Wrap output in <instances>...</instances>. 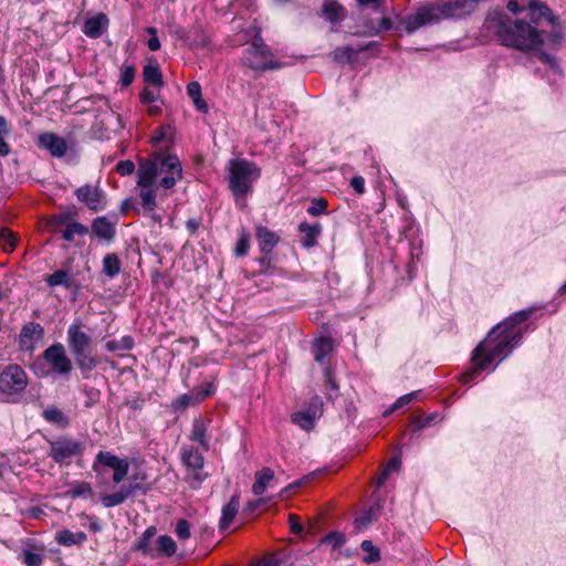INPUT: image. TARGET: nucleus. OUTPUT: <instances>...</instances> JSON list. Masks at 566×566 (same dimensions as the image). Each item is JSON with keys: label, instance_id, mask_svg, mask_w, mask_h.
<instances>
[{"label": "nucleus", "instance_id": "obj_38", "mask_svg": "<svg viewBox=\"0 0 566 566\" xmlns=\"http://www.w3.org/2000/svg\"><path fill=\"white\" fill-rule=\"evenodd\" d=\"M156 532L157 530L155 526L147 527L140 538L136 542L135 549L142 552L145 555H151L149 543L150 539L156 535Z\"/></svg>", "mask_w": 566, "mask_h": 566}, {"label": "nucleus", "instance_id": "obj_55", "mask_svg": "<svg viewBox=\"0 0 566 566\" xmlns=\"http://www.w3.org/2000/svg\"><path fill=\"white\" fill-rule=\"evenodd\" d=\"M249 235L244 231L241 232L240 238L235 244L234 253L237 256H244L249 251Z\"/></svg>", "mask_w": 566, "mask_h": 566}, {"label": "nucleus", "instance_id": "obj_2", "mask_svg": "<svg viewBox=\"0 0 566 566\" xmlns=\"http://www.w3.org/2000/svg\"><path fill=\"white\" fill-rule=\"evenodd\" d=\"M544 31L522 20L510 18L501 19L496 24V35L502 44L520 51H533L534 55L546 69L556 70L560 67L558 57L543 50Z\"/></svg>", "mask_w": 566, "mask_h": 566}, {"label": "nucleus", "instance_id": "obj_59", "mask_svg": "<svg viewBox=\"0 0 566 566\" xmlns=\"http://www.w3.org/2000/svg\"><path fill=\"white\" fill-rule=\"evenodd\" d=\"M214 392V387L212 384L208 382L203 387H200L198 388L196 391H195V402H201L203 401L207 397L213 395Z\"/></svg>", "mask_w": 566, "mask_h": 566}, {"label": "nucleus", "instance_id": "obj_34", "mask_svg": "<svg viewBox=\"0 0 566 566\" xmlns=\"http://www.w3.org/2000/svg\"><path fill=\"white\" fill-rule=\"evenodd\" d=\"M103 273L108 277H115L120 272V261L115 253H108L103 258Z\"/></svg>", "mask_w": 566, "mask_h": 566}, {"label": "nucleus", "instance_id": "obj_3", "mask_svg": "<svg viewBox=\"0 0 566 566\" xmlns=\"http://www.w3.org/2000/svg\"><path fill=\"white\" fill-rule=\"evenodd\" d=\"M470 7V0L423 2L403 19L402 24L408 33H412L422 27L437 24L446 19L460 18L468 14Z\"/></svg>", "mask_w": 566, "mask_h": 566}, {"label": "nucleus", "instance_id": "obj_48", "mask_svg": "<svg viewBox=\"0 0 566 566\" xmlns=\"http://www.w3.org/2000/svg\"><path fill=\"white\" fill-rule=\"evenodd\" d=\"M10 128L3 116H0V156H7L10 153V146L4 142V136L9 135Z\"/></svg>", "mask_w": 566, "mask_h": 566}, {"label": "nucleus", "instance_id": "obj_49", "mask_svg": "<svg viewBox=\"0 0 566 566\" xmlns=\"http://www.w3.org/2000/svg\"><path fill=\"white\" fill-rule=\"evenodd\" d=\"M144 480L145 475H143L140 479L136 475L130 479L129 483L123 485L125 488H134L133 496L136 495L137 493L146 494L150 490V486L143 483Z\"/></svg>", "mask_w": 566, "mask_h": 566}, {"label": "nucleus", "instance_id": "obj_14", "mask_svg": "<svg viewBox=\"0 0 566 566\" xmlns=\"http://www.w3.org/2000/svg\"><path fill=\"white\" fill-rule=\"evenodd\" d=\"M49 286H63L66 290H71L75 295L81 290V283L76 280L75 275L67 269H60L54 271L51 275L45 279Z\"/></svg>", "mask_w": 566, "mask_h": 566}, {"label": "nucleus", "instance_id": "obj_23", "mask_svg": "<svg viewBox=\"0 0 566 566\" xmlns=\"http://www.w3.org/2000/svg\"><path fill=\"white\" fill-rule=\"evenodd\" d=\"M86 539L87 536L84 532L74 533L70 530H61L55 534L56 543L65 547L82 545Z\"/></svg>", "mask_w": 566, "mask_h": 566}, {"label": "nucleus", "instance_id": "obj_25", "mask_svg": "<svg viewBox=\"0 0 566 566\" xmlns=\"http://www.w3.org/2000/svg\"><path fill=\"white\" fill-rule=\"evenodd\" d=\"M158 161H159V174L165 172L166 175L172 174L178 178L182 176V168L180 160L175 155L163 156L158 153Z\"/></svg>", "mask_w": 566, "mask_h": 566}, {"label": "nucleus", "instance_id": "obj_51", "mask_svg": "<svg viewBox=\"0 0 566 566\" xmlns=\"http://www.w3.org/2000/svg\"><path fill=\"white\" fill-rule=\"evenodd\" d=\"M327 209V201L324 198H314L307 208V213L311 216H319Z\"/></svg>", "mask_w": 566, "mask_h": 566}, {"label": "nucleus", "instance_id": "obj_46", "mask_svg": "<svg viewBox=\"0 0 566 566\" xmlns=\"http://www.w3.org/2000/svg\"><path fill=\"white\" fill-rule=\"evenodd\" d=\"M400 464H401L400 458L397 455L392 457L390 459V461L387 463V465L385 467V469L382 470L380 476L378 478L377 486L380 488L386 482L389 474L392 471H397L400 468Z\"/></svg>", "mask_w": 566, "mask_h": 566}, {"label": "nucleus", "instance_id": "obj_17", "mask_svg": "<svg viewBox=\"0 0 566 566\" xmlns=\"http://www.w3.org/2000/svg\"><path fill=\"white\" fill-rule=\"evenodd\" d=\"M108 23L107 15L98 13L85 21L83 33L91 39H97L106 31Z\"/></svg>", "mask_w": 566, "mask_h": 566}, {"label": "nucleus", "instance_id": "obj_63", "mask_svg": "<svg viewBox=\"0 0 566 566\" xmlns=\"http://www.w3.org/2000/svg\"><path fill=\"white\" fill-rule=\"evenodd\" d=\"M147 32L149 34H151V38L148 40L147 42V46L150 51H157L159 48H160V42H159V39L157 38L156 35V30L155 28H148L147 29Z\"/></svg>", "mask_w": 566, "mask_h": 566}, {"label": "nucleus", "instance_id": "obj_1", "mask_svg": "<svg viewBox=\"0 0 566 566\" xmlns=\"http://www.w3.org/2000/svg\"><path fill=\"white\" fill-rule=\"evenodd\" d=\"M530 315V311H520L494 326L473 350V366L460 375V380L467 384L485 370L493 359L501 357L502 360L510 356L524 335V328L518 325L528 319Z\"/></svg>", "mask_w": 566, "mask_h": 566}, {"label": "nucleus", "instance_id": "obj_57", "mask_svg": "<svg viewBox=\"0 0 566 566\" xmlns=\"http://www.w3.org/2000/svg\"><path fill=\"white\" fill-rule=\"evenodd\" d=\"M195 397H196L195 392L181 395V396L177 397V399L174 401L172 406L175 409H186L191 403H196Z\"/></svg>", "mask_w": 566, "mask_h": 566}, {"label": "nucleus", "instance_id": "obj_47", "mask_svg": "<svg viewBox=\"0 0 566 566\" xmlns=\"http://www.w3.org/2000/svg\"><path fill=\"white\" fill-rule=\"evenodd\" d=\"M346 541V537L343 533L334 531L325 535L319 539V544H328L332 545L333 548L340 547Z\"/></svg>", "mask_w": 566, "mask_h": 566}, {"label": "nucleus", "instance_id": "obj_36", "mask_svg": "<svg viewBox=\"0 0 566 566\" xmlns=\"http://www.w3.org/2000/svg\"><path fill=\"white\" fill-rule=\"evenodd\" d=\"M190 439L192 441L199 442L203 447V449L208 450L209 444L206 440V424L202 419H195L192 423Z\"/></svg>", "mask_w": 566, "mask_h": 566}, {"label": "nucleus", "instance_id": "obj_29", "mask_svg": "<svg viewBox=\"0 0 566 566\" xmlns=\"http://www.w3.org/2000/svg\"><path fill=\"white\" fill-rule=\"evenodd\" d=\"M42 416L50 423L59 424L62 427H66L69 424L67 417L55 405L48 406L44 409Z\"/></svg>", "mask_w": 566, "mask_h": 566}, {"label": "nucleus", "instance_id": "obj_42", "mask_svg": "<svg viewBox=\"0 0 566 566\" xmlns=\"http://www.w3.org/2000/svg\"><path fill=\"white\" fill-rule=\"evenodd\" d=\"M139 197L142 206L146 211H154L156 208V190L150 188H142Z\"/></svg>", "mask_w": 566, "mask_h": 566}, {"label": "nucleus", "instance_id": "obj_16", "mask_svg": "<svg viewBox=\"0 0 566 566\" xmlns=\"http://www.w3.org/2000/svg\"><path fill=\"white\" fill-rule=\"evenodd\" d=\"M93 234L102 241L107 243L112 242L116 234L115 222H112L107 217H96L93 219L92 224Z\"/></svg>", "mask_w": 566, "mask_h": 566}, {"label": "nucleus", "instance_id": "obj_43", "mask_svg": "<svg viewBox=\"0 0 566 566\" xmlns=\"http://www.w3.org/2000/svg\"><path fill=\"white\" fill-rule=\"evenodd\" d=\"M67 494L72 499L77 497H91L93 495V490L90 483L87 482H77L75 483L72 489L67 492Z\"/></svg>", "mask_w": 566, "mask_h": 566}, {"label": "nucleus", "instance_id": "obj_21", "mask_svg": "<svg viewBox=\"0 0 566 566\" xmlns=\"http://www.w3.org/2000/svg\"><path fill=\"white\" fill-rule=\"evenodd\" d=\"M298 231L303 234L301 243L305 249H311L317 244V238L322 233V226L316 222L310 224L307 222H301L298 224Z\"/></svg>", "mask_w": 566, "mask_h": 566}, {"label": "nucleus", "instance_id": "obj_18", "mask_svg": "<svg viewBox=\"0 0 566 566\" xmlns=\"http://www.w3.org/2000/svg\"><path fill=\"white\" fill-rule=\"evenodd\" d=\"M527 8L530 20L534 27L537 28L543 19L549 23L555 22V15L544 2L532 0L530 1Z\"/></svg>", "mask_w": 566, "mask_h": 566}, {"label": "nucleus", "instance_id": "obj_30", "mask_svg": "<svg viewBox=\"0 0 566 566\" xmlns=\"http://www.w3.org/2000/svg\"><path fill=\"white\" fill-rule=\"evenodd\" d=\"M187 93L199 112H208V104L201 96V86L198 82H190L187 86Z\"/></svg>", "mask_w": 566, "mask_h": 566}, {"label": "nucleus", "instance_id": "obj_60", "mask_svg": "<svg viewBox=\"0 0 566 566\" xmlns=\"http://www.w3.org/2000/svg\"><path fill=\"white\" fill-rule=\"evenodd\" d=\"M176 534L180 539H188L190 537V524L186 520H179L176 525Z\"/></svg>", "mask_w": 566, "mask_h": 566}, {"label": "nucleus", "instance_id": "obj_53", "mask_svg": "<svg viewBox=\"0 0 566 566\" xmlns=\"http://www.w3.org/2000/svg\"><path fill=\"white\" fill-rule=\"evenodd\" d=\"M418 394H419V391H413V392L401 396L400 398H398L396 400V402L391 406V408L389 410L385 411L384 416H388L394 410L401 408L406 405H409L417 398Z\"/></svg>", "mask_w": 566, "mask_h": 566}, {"label": "nucleus", "instance_id": "obj_37", "mask_svg": "<svg viewBox=\"0 0 566 566\" xmlns=\"http://www.w3.org/2000/svg\"><path fill=\"white\" fill-rule=\"evenodd\" d=\"M157 551L159 555L170 557L176 553L177 545L172 537L168 535H161L156 541Z\"/></svg>", "mask_w": 566, "mask_h": 566}, {"label": "nucleus", "instance_id": "obj_9", "mask_svg": "<svg viewBox=\"0 0 566 566\" xmlns=\"http://www.w3.org/2000/svg\"><path fill=\"white\" fill-rule=\"evenodd\" d=\"M99 464L113 469V482L116 484L124 481L129 470V462L126 458H118L108 451H99L96 454L93 470L98 471Z\"/></svg>", "mask_w": 566, "mask_h": 566}, {"label": "nucleus", "instance_id": "obj_40", "mask_svg": "<svg viewBox=\"0 0 566 566\" xmlns=\"http://www.w3.org/2000/svg\"><path fill=\"white\" fill-rule=\"evenodd\" d=\"M186 41L196 48L205 46L208 43V35L199 28H193L187 33Z\"/></svg>", "mask_w": 566, "mask_h": 566}, {"label": "nucleus", "instance_id": "obj_35", "mask_svg": "<svg viewBox=\"0 0 566 566\" xmlns=\"http://www.w3.org/2000/svg\"><path fill=\"white\" fill-rule=\"evenodd\" d=\"M289 558L285 552L263 556L255 566H289Z\"/></svg>", "mask_w": 566, "mask_h": 566}, {"label": "nucleus", "instance_id": "obj_44", "mask_svg": "<svg viewBox=\"0 0 566 566\" xmlns=\"http://www.w3.org/2000/svg\"><path fill=\"white\" fill-rule=\"evenodd\" d=\"M72 219L69 212L54 214L49 221V227L53 232H59L63 226L67 227L69 223L74 222Z\"/></svg>", "mask_w": 566, "mask_h": 566}, {"label": "nucleus", "instance_id": "obj_58", "mask_svg": "<svg viewBox=\"0 0 566 566\" xmlns=\"http://www.w3.org/2000/svg\"><path fill=\"white\" fill-rule=\"evenodd\" d=\"M157 88L145 86L140 93V99L144 104H150L158 101L159 94Z\"/></svg>", "mask_w": 566, "mask_h": 566}, {"label": "nucleus", "instance_id": "obj_22", "mask_svg": "<svg viewBox=\"0 0 566 566\" xmlns=\"http://www.w3.org/2000/svg\"><path fill=\"white\" fill-rule=\"evenodd\" d=\"M253 60H250L249 67L253 71H266L272 69H280L285 66V64H281L277 61H263L265 57L263 56V52L254 44L253 51L250 53Z\"/></svg>", "mask_w": 566, "mask_h": 566}, {"label": "nucleus", "instance_id": "obj_56", "mask_svg": "<svg viewBox=\"0 0 566 566\" xmlns=\"http://www.w3.org/2000/svg\"><path fill=\"white\" fill-rule=\"evenodd\" d=\"M144 82L148 87H155L159 90L163 86L161 73H143Z\"/></svg>", "mask_w": 566, "mask_h": 566}, {"label": "nucleus", "instance_id": "obj_27", "mask_svg": "<svg viewBox=\"0 0 566 566\" xmlns=\"http://www.w3.org/2000/svg\"><path fill=\"white\" fill-rule=\"evenodd\" d=\"M274 479V472L270 468H263L262 470L255 473V481L252 485V492L255 495H261L264 493L266 485L270 481Z\"/></svg>", "mask_w": 566, "mask_h": 566}, {"label": "nucleus", "instance_id": "obj_11", "mask_svg": "<svg viewBox=\"0 0 566 566\" xmlns=\"http://www.w3.org/2000/svg\"><path fill=\"white\" fill-rule=\"evenodd\" d=\"M42 356L55 374L65 376L71 373L72 361L65 354V348L61 343H54L49 346Z\"/></svg>", "mask_w": 566, "mask_h": 566}, {"label": "nucleus", "instance_id": "obj_64", "mask_svg": "<svg viewBox=\"0 0 566 566\" xmlns=\"http://www.w3.org/2000/svg\"><path fill=\"white\" fill-rule=\"evenodd\" d=\"M350 186L357 193H364L365 192V180L361 176H355L352 181Z\"/></svg>", "mask_w": 566, "mask_h": 566}, {"label": "nucleus", "instance_id": "obj_10", "mask_svg": "<svg viewBox=\"0 0 566 566\" xmlns=\"http://www.w3.org/2000/svg\"><path fill=\"white\" fill-rule=\"evenodd\" d=\"M44 327L36 322H28L22 325L19 337V350L32 354L38 344L44 338Z\"/></svg>", "mask_w": 566, "mask_h": 566}, {"label": "nucleus", "instance_id": "obj_41", "mask_svg": "<svg viewBox=\"0 0 566 566\" xmlns=\"http://www.w3.org/2000/svg\"><path fill=\"white\" fill-rule=\"evenodd\" d=\"M356 52L352 46H340L333 51L332 57L344 66L345 63L354 59Z\"/></svg>", "mask_w": 566, "mask_h": 566}, {"label": "nucleus", "instance_id": "obj_7", "mask_svg": "<svg viewBox=\"0 0 566 566\" xmlns=\"http://www.w3.org/2000/svg\"><path fill=\"white\" fill-rule=\"evenodd\" d=\"M181 461L187 468L186 479L190 488L193 490L199 489L208 478V473L203 469V455L193 447H182Z\"/></svg>", "mask_w": 566, "mask_h": 566}, {"label": "nucleus", "instance_id": "obj_50", "mask_svg": "<svg viewBox=\"0 0 566 566\" xmlns=\"http://www.w3.org/2000/svg\"><path fill=\"white\" fill-rule=\"evenodd\" d=\"M20 558L27 566H40L43 562L42 555L29 549L23 551Z\"/></svg>", "mask_w": 566, "mask_h": 566}, {"label": "nucleus", "instance_id": "obj_15", "mask_svg": "<svg viewBox=\"0 0 566 566\" xmlns=\"http://www.w3.org/2000/svg\"><path fill=\"white\" fill-rule=\"evenodd\" d=\"M39 146L46 149L54 157H63L67 150V144L63 137L53 133H44L39 136Z\"/></svg>", "mask_w": 566, "mask_h": 566}, {"label": "nucleus", "instance_id": "obj_54", "mask_svg": "<svg viewBox=\"0 0 566 566\" xmlns=\"http://www.w3.org/2000/svg\"><path fill=\"white\" fill-rule=\"evenodd\" d=\"M376 520L371 510L365 511L360 516L355 520V527L359 532L367 528Z\"/></svg>", "mask_w": 566, "mask_h": 566}, {"label": "nucleus", "instance_id": "obj_6", "mask_svg": "<svg viewBox=\"0 0 566 566\" xmlns=\"http://www.w3.org/2000/svg\"><path fill=\"white\" fill-rule=\"evenodd\" d=\"M29 385L25 370L18 364H9L0 373V391L9 397H18Z\"/></svg>", "mask_w": 566, "mask_h": 566}, {"label": "nucleus", "instance_id": "obj_45", "mask_svg": "<svg viewBox=\"0 0 566 566\" xmlns=\"http://www.w3.org/2000/svg\"><path fill=\"white\" fill-rule=\"evenodd\" d=\"M360 547L364 552L368 553V555L364 557V562L376 563L380 559V551L376 546H374L371 541H363Z\"/></svg>", "mask_w": 566, "mask_h": 566}, {"label": "nucleus", "instance_id": "obj_39", "mask_svg": "<svg viewBox=\"0 0 566 566\" xmlns=\"http://www.w3.org/2000/svg\"><path fill=\"white\" fill-rule=\"evenodd\" d=\"M134 347V339L130 336H123L120 339H112L105 344L108 352L130 350Z\"/></svg>", "mask_w": 566, "mask_h": 566}, {"label": "nucleus", "instance_id": "obj_52", "mask_svg": "<svg viewBox=\"0 0 566 566\" xmlns=\"http://www.w3.org/2000/svg\"><path fill=\"white\" fill-rule=\"evenodd\" d=\"M0 238L4 241V251L10 252L13 251L17 244V240L13 235V232L7 228H0Z\"/></svg>", "mask_w": 566, "mask_h": 566}, {"label": "nucleus", "instance_id": "obj_5", "mask_svg": "<svg viewBox=\"0 0 566 566\" xmlns=\"http://www.w3.org/2000/svg\"><path fill=\"white\" fill-rule=\"evenodd\" d=\"M67 344L76 366L83 374L91 373L98 365L92 350V338L82 331V323L76 322L67 328Z\"/></svg>", "mask_w": 566, "mask_h": 566}, {"label": "nucleus", "instance_id": "obj_31", "mask_svg": "<svg viewBox=\"0 0 566 566\" xmlns=\"http://www.w3.org/2000/svg\"><path fill=\"white\" fill-rule=\"evenodd\" d=\"M333 343L328 337H321L314 343L313 354L317 363L323 364L326 356L332 352Z\"/></svg>", "mask_w": 566, "mask_h": 566}, {"label": "nucleus", "instance_id": "obj_4", "mask_svg": "<svg viewBox=\"0 0 566 566\" xmlns=\"http://www.w3.org/2000/svg\"><path fill=\"white\" fill-rule=\"evenodd\" d=\"M227 170L229 189L232 191L235 199L244 198L250 193L253 182L261 176L260 168L254 163L244 158L231 159Z\"/></svg>", "mask_w": 566, "mask_h": 566}, {"label": "nucleus", "instance_id": "obj_28", "mask_svg": "<svg viewBox=\"0 0 566 566\" xmlns=\"http://www.w3.org/2000/svg\"><path fill=\"white\" fill-rule=\"evenodd\" d=\"M316 419V411L312 410H301L292 416V421L305 431H310L314 428Z\"/></svg>", "mask_w": 566, "mask_h": 566}, {"label": "nucleus", "instance_id": "obj_13", "mask_svg": "<svg viewBox=\"0 0 566 566\" xmlns=\"http://www.w3.org/2000/svg\"><path fill=\"white\" fill-rule=\"evenodd\" d=\"M159 175L158 153H154L147 159L139 160V168L137 174V185L140 188H150L154 186L157 176Z\"/></svg>", "mask_w": 566, "mask_h": 566}, {"label": "nucleus", "instance_id": "obj_12", "mask_svg": "<svg viewBox=\"0 0 566 566\" xmlns=\"http://www.w3.org/2000/svg\"><path fill=\"white\" fill-rule=\"evenodd\" d=\"M78 201L92 211H101L106 207V198L98 186L84 185L75 190Z\"/></svg>", "mask_w": 566, "mask_h": 566}, {"label": "nucleus", "instance_id": "obj_24", "mask_svg": "<svg viewBox=\"0 0 566 566\" xmlns=\"http://www.w3.org/2000/svg\"><path fill=\"white\" fill-rule=\"evenodd\" d=\"M133 490L134 488H125L122 485L117 492L102 495L101 502L103 506L107 509L120 505L133 496Z\"/></svg>", "mask_w": 566, "mask_h": 566}, {"label": "nucleus", "instance_id": "obj_61", "mask_svg": "<svg viewBox=\"0 0 566 566\" xmlns=\"http://www.w3.org/2000/svg\"><path fill=\"white\" fill-rule=\"evenodd\" d=\"M135 165L132 160H120L116 164V171L120 176H129L134 172Z\"/></svg>", "mask_w": 566, "mask_h": 566}, {"label": "nucleus", "instance_id": "obj_32", "mask_svg": "<svg viewBox=\"0 0 566 566\" xmlns=\"http://www.w3.org/2000/svg\"><path fill=\"white\" fill-rule=\"evenodd\" d=\"M552 31L547 35L546 40L544 39V45L547 44L552 49H557L562 45L564 41V30L558 22V18L555 17V22L551 23Z\"/></svg>", "mask_w": 566, "mask_h": 566}, {"label": "nucleus", "instance_id": "obj_33", "mask_svg": "<svg viewBox=\"0 0 566 566\" xmlns=\"http://www.w3.org/2000/svg\"><path fill=\"white\" fill-rule=\"evenodd\" d=\"M90 231L88 227L85 224L74 221L67 224L65 229H60L59 232H61L63 240L67 242H72L74 239V235H85Z\"/></svg>", "mask_w": 566, "mask_h": 566}, {"label": "nucleus", "instance_id": "obj_20", "mask_svg": "<svg viewBox=\"0 0 566 566\" xmlns=\"http://www.w3.org/2000/svg\"><path fill=\"white\" fill-rule=\"evenodd\" d=\"M255 237L263 254H270L279 242L277 234L263 226L256 227Z\"/></svg>", "mask_w": 566, "mask_h": 566}, {"label": "nucleus", "instance_id": "obj_8", "mask_svg": "<svg viewBox=\"0 0 566 566\" xmlns=\"http://www.w3.org/2000/svg\"><path fill=\"white\" fill-rule=\"evenodd\" d=\"M84 446L82 442L72 438H60L50 442L49 457L56 463L63 464L67 459L83 453Z\"/></svg>", "mask_w": 566, "mask_h": 566}, {"label": "nucleus", "instance_id": "obj_62", "mask_svg": "<svg viewBox=\"0 0 566 566\" xmlns=\"http://www.w3.org/2000/svg\"><path fill=\"white\" fill-rule=\"evenodd\" d=\"M360 8L371 7L377 12H384L381 0H357Z\"/></svg>", "mask_w": 566, "mask_h": 566}, {"label": "nucleus", "instance_id": "obj_26", "mask_svg": "<svg viewBox=\"0 0 566 566\" xmlns=\"http://www.w3.org/2000/svg\"><path fill=\"white\" fill-rule=\"evenodd\" d=\"M238 510H239V495L234 494L230 499L229 503L227 505H224L222 509V515H221L220 525H219L221 530H226L227 527H229V525L233 521L234 516L237 515Z\"/></svg>", "mask_w": 566, "mask_h": 566}, {"label": "nucleus", "instance_id": "obj_19", "mask_svg": "<svg viewBox=\"0 0 566 566\" xmlns=\"http://www.w3.org/2000/svg\"><path fill=\"white\" fill-rule=\"evenodd\" d=\"M322 17L333 23H340L346 17L345 8L336 0H325L322 4Z\"/></svg>", "mask_w": 566, "mask_h": 566}]
</instances>
